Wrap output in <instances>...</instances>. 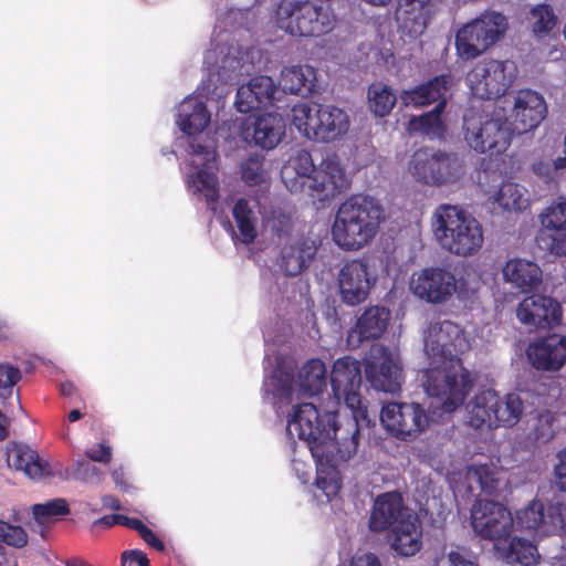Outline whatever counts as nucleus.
I'll use <instances>...</instances> for the list:
<instances>
[{
	"label": "nucleus",
	"instance_id": "obj_1",
	"mask_svg": "<svg viewBox=\"0 0 566 566\" xmlns=\"http://www.w3.org/2000/svg\"><path fill=\"white\" fill-rule=\"evenodd\" d=\"M423 343L428 358L423 388L443 412L451 413L464 402L473 385L458 357L469 349V340L458 324L443 321L429 324Z\"/></svg>",
	"mask_w": 566,
	"mask_h": 566
},
{
	"label": "nucleus",
	"instance_id": "obj_2",
	"mask_svg": "<svg viewBox=\"0 0 566 566\" xmlns=\"http://www.w3.org/2000/svg\"><path fill=\"white\" fill-rule=\"evenodd\" d=\"M347 421L336 424V413L319 411L313 403L294 405L287 416L286 436L305 442L313 458H322L334 452L342 444V436L349 437L345 429Z\"/></svg>",
	"mask_w": 566,
	"mask_h": 566
},
{
	"label": "nucleus",
	"instance_id": "obj_3",
	"mask_svg": "<svg viewBox=\"0 0 566 566\" xmlns=\"http://www.w3.org/2000/svg\"><path fill=\"white\" fill-rule=\"evenodd\" d=\"M384 219V209L376 200L352 197L339 206L335 214L332 239L344 251H358L375 239Z\"/></svg>",
	"mask_w": 566,
	"mask_h": 566
},
{
	"label": "nucleus",
	"instance_id": "obj_4",
	"mask_svg": "<svg viewBox=\"0 0 566 566\" xmlns=\"http://www.w3.org/2000/svg\"><path fill=\"white\" fill-rule=\"evenodd\" d=\"M431 230L439 247L455 256L478 254L484 243L481 223L458 206L440 205L431 216Z\"/></svg>",
	"mask_w": 566,
	"mask_h": 566
},
{
	"label": "nucleus",
	"instance_id": "obj_5",
	"mask_svg": "<svg viewBox=\"0 0 566 566\" xmlns=\"http://www.w3.org/2000/svg\"><path fill=\"white\" fill-rule=\"evenodd\" d=\"M265 361V369L268 370L273 361L269 348L266 349ZM274 361L276 366L272 375L265 378L264 389L277 400V403H290L298 398L301 392L316 395L326 386L327 369L321 359H308L298 370L297 382L295 384L290 368L285 366L284 361L279 357H274Z\"/></svg>",
	"mask_w": 566,
	"mask_h": 566
},
{
	"label": "nucleus",
	"instance_id": "obj_6",
	"mask_svg": "<svg viewBox=\"0 0 566 566\" xmlns=\"http://www.w3.org/2000/svg\"><path fill=\"white\" fill-rule=\"evenodd\" d=\"M337 23L329 6L311 0H283L275 11V24L292 36L322 38L332 33Z\"/></svg>",
	"mask_w": 566,
	"mask_h": 566
},
{
	"label": "nucleus",
	"instance_id": "obj_7",
	"mask_svg": "<svg viewBox=\"0 0 566 566\" xmlns=\"http://www.w3.org/2000/svg\"><path fill=\"white\" fill-rule=\"evenodd\" d=\"M451 84L452 78L450 75H441L412 91H405L401 94V101L407 106H424L439 102L432 112L419 117H412L409 120L408 129L410 132H421L431 138L442 137L444 126L441 120V113Z\"/></svg>",
	"mask_w": 566,
	"mask_h": 566
},
{
	"label": "nucleus",
	"instance_id": "obj_8",
	"mask_svg": "<svg viewBox=\"0 0 566 566\" xmlns=\"http://www.w3.org/2000/svg\"><path fill=\"white\" fill-rule=\"evenodd\" d=\"M509 23L506 18L495 11H488L464 24L457 33L455 49L463 60H473L500 41Z\"/></svg>",
	"mask_w": 566,
	"mask_h": 566
},
{
	"label": "nucleus",
	"instance_id": "obj_9",
	"mask_svg": "<svg viewBox=\"0 0 566 566\" xmlns=\"http://www.w3.org/2000/svg\"><path fill=\"white\" fill-rule=\"evenodd\" d=\"M331 382L334 397L337 401H344L352 411L347 427L355 422L359 432L363 424L368 426L370 422L360 395L361 368L359 361L349 356L335 360L331 373Z\"/></svg>",
	"mask_w": 566,
	"mask_h": 566
},
{
	"label": "nucleus",
	"instance_id": "obj_10",
	"mask_svg": "<svg viewBox=\"0 0 566 566\" xmlns=\"http://www.w3.org/2000/svg\"><path fill=\"white\" fill-rule=\"evenodd\" d=\"M464 139L478 153L501 154L512 142L513 129L503 116L471 112L464 116Z\"/></svg>",
	"mask_w": 566,
	"mask_h": 566
},
{
	"label": "nucleus",
	"instance_id": "obj_11",
	"mask_svg": "<svg viewBox=\"0 0 566 566\" xmlns=\"http://www.w3.org/2000/svg\"><path fill=\"white\" fill-rule=\"evenodd\" d=\"M516 76L517 67L513 61L484 59L468 73L467 82L474 96L494 99L509 91Z\"/></svg>",
	"mask_w": 566,
	"mask_h": 566
},
{
	"label": "nucleus",
	"instance_id": "obj_12",
	"mask_svg": "<svg viewBox=\"0 0 566 566\" xmlns=\"http://www.w3.org/2000/svg\"><path fill=\"white\" fill-rule=\"evenodd\" d=\"M514 524L518 530L533 533L538 538L566 537V504L552 503L545 506L542 501L534 499L516 511Z\"/></svg>",
	"mask_w": 566,
	"mask_h": 566
},
{
	"label": "nucleus",
	"instance_id": "obj_13",
	"mask_svg": "<svg viewBox=\"0 0 566 566\" xmlns=\"http://www.w3.org/2000/svg\"><path fill=\"white\" fill-rule=\"evenodd\" d=\"M349 437L342 436V444L334 452L322 458H314L316 462V489L329 501L335 497L342 486L339 465L347 462L356 453L359 433L357 424L352 422L345 429Z\"/></svg>",
	"mask_w": 566,
	"mask_h": 566
},
{
	"label": "nucleus",
	"instance_id": "obj_14",
	"mask_svg": "<svg viewBox=\"0 0 566 566\" xmlns=\"http://www.w3.org/2000/svg\"><path fill=\"white\" fill-rule=\"evenodd\" d=\"M473 531L482 538L494 543L495 549L507 543L514 531V516L503 504L479 500L471 510Z\"/></svg>",
	"mask_w": 566,
	"mask_h": 566
},
{
	"label": "nucleus",
	"instance_id": "obj_15",
	"mask_svg": "<svg viewBox=\"0 0 566 566\" xmlns=\"http://www.w3.org/2000/svg\"><path fill=\"white\" fill-rule=\"evenodd\" d=\"M253 55V51H243L242 48L234 45H219L209 50L205 56V63L209 70V84L203 87V91L209 94L210 86L216 85L217 82L226 83L250 72Z\"/></svg>",
	"mask_w": 566,
	"mask_h": 566
},
{
	"label": "nucleus",
	"instance_id": "obj_16",
	"mask_svg": "<svg viewBox=\"0 0 566 566\" xmlns=\"http://www.w3.org/2000/svg\"><path fill=\"white\" fill-rule=\"evenodd\" d=\"M378 281L376 265L367 259L345 262L337 273L342 301L350 306L365 302Z\"/></svg>",
	"mask_w": 566,
	"mask_h": 566
},
{
	"label": "nucleus",
	"instance_id": "obj_17",
	"mask_svg": "<svg viewBox=\"0 0 566 566\" xmlns=\"http://www.w3.org/2000/svg\"><path fill=\"white\" fill-rule=\"evenodd\" d=\"M409 290L423 302L444 304L457 293L458 281L446 268L428 266L411 274Z\"/></svg>",
	"mask_w": 566,
	"mask_h": 566
},
{
	"label": "nucleus",
	"instance_id": "obj_18",
	"mask_svg": "<svg viewBox=\"0 0 566 566\" xmlns=\"http://www.w3.org/2000/svg\"><path fill=\"white\" fill-rule=\"evenodd\" d=\"M380 421L385 429L401 440H413L430 424L426 410L416 402H391L382 407Z\"/></svg>",
	"mask_w": 566,
	"mask_h": 566
},
{
	"label": "nucleus",
	"instance_id": "obj_19",
	"mask_svg": "<svg viewBox=\"0 0 566 566\" xmlns=\"http://www.w3.org/2000/svg\"><path fill=\"white\" fill-rule=\"evenodd\" d=\"M365 374L375 389L385 392L398 391L403 381L399 352L385 346L375 347L366 359Z\"/></svg>",
	"mask_w": 566,
	"mask_h": 566
},
{
	"label": "nucleus",
	"instance_id": "obj_20",
	"mask_svg": "<svg viewBox=\"0 0 566 566\" xmlns=\"http://www.w3.org/2000/svg\"><path fill=\"white\" fill-rule=\"evenodd\" d=\"M190 170L186 174L188 189L195 195H202L209 205H214L218 199L216 150L195 144L190 145Z\"/></svg>",
	"mask_w": 566,
	"mask_h": 566
},
{
	"label": "nucleus",
	"instance_id": "obj_21",
	"mask_svg": "<svg viewBox=\"0 0 566 566\" xmlns=\"http://www.w3.org/2000/svg\"><path fill=\"white\" fill-rule=\"evenodd\" d=\"M310 178V184L304 196L313 201H326L349 187V177L335 156H328L317 165L314 174Z\"/></svg>",
	"mask_w": 566,
	"mask_h": 566
},
{
	"label": "nucleus",
	"instance_id": "obj_22",
	"mask_svg": "<svg viewBox=\"0 0 566 566\" xmlns=\"http://www.w3.org/2000/svg\"><path fill=\"white\" fill-rule=\"evenodd\" d=\"M516 317L530 331L553 328L562 323L563 310L557 300L547 295L533 294L518 303Z\"/></svg>",
	"mask_w": 566,
	"mask_h": 566
},
{
	"label": "nucleus",
	"instance_id": "obj_23",
	"mask_svg": "<svg viewBox=\"0 0 566 566\" xmlns=\"http://www.w3.org/2000/svg\"><path fill=\"white\" fill-rule=\"evenodd\" d=\"M442 6L443 0H400L396 10L399 32L411 40L418 39L441 11Z\"/></svg>",
	"mask_w": 566,
	"mask_h": 566
},
{
	"label": "nucleus",
	"instance_id": "obj_24",
	"mask_svg": "<svg viewBox=\"0 0 566 566\" xmlns=\"http://www.w3.org/2000/svg\"><path fill=\"white\" fill-rule=\"evenodd\" d=\"M526 354L534 368L557 371L566 364V335L539 337L528 345Z\"/></svg>",
	"mask_w": 566,
	"mask_h": 566
},
{
	"label": "nucleus",
	"instance_id": "obj_25",
	"mask_svg": "<svg viewBox=\"0 0 566 566\" xmlns=\"http://www.w3.org/2000/svg\"><path fill=\"white\" fill-rule=\"evenodd\" d=\"M547 113L546 103L541 94L531 90H522L514 96L511 113L514 130L518 134L537 127Z\"/></svg>",
	"mask_w": 566,
	"mask_h": 566
},
{
	"label": "nucleus",
	"instance_id": "obj_26",
	"mask_svg": "<svg viewBox=\"0 0 566 566\" xmlns=\"http://www.w3.org/2000/svg\"><path fill=\"white\" fill-rule=\"evenodd\" d=\"M390 312L382 306L366 308L347 335V347L356 349L364 342L379 338L387 329Z\"/></svg>",
	"mask_w": 566,
	"mask_h": 566
},
{
	"label": "nucleus",
	"instance_id": "obj_27",
	"mask_svg": "<svg viewBox=\"0 0 566 566\" xmlns=\"http://www.w3.org/2000/svg\"><path fill=\"white\" fill-rule=\"evenodd\" d=\"M243 138L263 149H273L285 135V122L277 113H266L247 123Z\"/></svg>",
	"mask_w": 566,
	"mask_h": 566
},
{
	"label": "nucleus",
	"instance_id": "obj_28",
	"mask_svg": "<svg viewBox=\"0 0 566 566\" xmlns=\"http://www.w3.org/2000/svg\"><path fill=\"white\" fill-rule=\"evenodd\" d=\"M412 512L403 505L402 497L398 492H387L377 496L374 502L369 517V528L373 532L381 533L392 530L400 520Z\"/></svg>",
	"mask_w": 566,
	"mask_h": 566
},
{
	"label": "nucleus",
	"instance_id": "obj_29",
	"mask_svg": "<svg viewBox=\"0 0 566 566\" xmlns=\"http://www.w3.org/2000/svg\"><path fill=\"white\" fill-rule=\"evenodd\" d=\"M423 545L422 523L417 514L406 515L390 532L389 546L401 557H412Z\"/></svg>",
	"mask_w": 566,
	"mask_h": 566
},
{
	"label": "nucleus",
	"instance_id": "obj_30",
	"mask_svg": "<svg viewBox=\"0 0 566 566\" xmlns=\"http://www.w3.org/2000/svg\"><path fill=\"white\" fill-rule=\"evenodd\" d=\"M501 273L503 281L521 293L536 290L543 281L541 266L525 258L509 259L502 266Z\"/></svg>",
	"mask_w": 566,
	"mask_h": 566
},
{
	"label": "nucleus",
	"instance_id": "obj_31",
	"mask_svg": "<svg viewBox=\"0 0 566 566\" xmlns=\"http://www.w3.org/2000/svg\"><path fill=\"white\" fill-rule=\"evenodd\" d=\"M276 86L270 76L258 75L241 85L237 92L235 106L240 113L266 107L274 101Z\"/></svg>",
	"mask_w": 566,
	"mask_h": 566
},
{
	"label": "nucleus",
	"instance_id": "obj_32",
	"mask_svg": "<svg viewBox=\"0 0 566 566\" xmlns=\"http://www.w3.org/2000/svg\"><path fill=\"white\" fill-rule=\"evenodd\" d=\"M7 463L9 468L22 471L31 480H42L54 476V468L42 460L30 447L14 444L7 450Z\"/></svg>",
	"mask_w": 566,
	"mask_h": 566
},
{
	"label": "nucleus",
	"instance_id": "obj_33",
	"mask_svg": "<svg viewBox=\"0 0 566 566\" xmlns=\"http://www.w3.org/2000/svg\"><path fill=\"white\" fill-rule=\"evenodd\" d=\"M317 252V243L312 238H294L284 245L281 253V268L287 275H297L308 268Z\"/></svg>",
	"mask_w": 566,
	"mask_h": 566
},
{
	"label": "nucleus",
	"instance_id": "obj_34",
	"mask_svg": "<svg viewBox=\"0 0 566 566\" xmlns=\"http://www.w3.org/2000/svg\"><path fill=\"white\" fill-rule=\"evenodd\" d=\"M312 156L306 150H297L282 168V179L292 193H305L310 178L316 169Z\"/></svg>",
	"mask_w": 566,
	"mask_h": 566
},
{
	"label": "nucleus",
	"instance_id": "obj_35",
	"mask_svg": "<svg viewBox=\"0 0 566 566\" xmlns=\"http://www.w3.org/2000/svg\"><path fill=\"white\" fill-rule=\"evenodd\" d=\"M497 394L484 390L476 394L467 405V422L479 430H490L496 427L495 407Z\"/></svg>",
	"mask_w": 566,
	"mask_h": 566
},
{
	"label": "nucleus",
	"instance_id": "obj_36",
	"mask_svg": "<svg viewBox=\"0 0 566 566\" xmlns=\"http://www.w3.org/2000/svg\"><path fill=\"white\" fill-rule=\"evenodd\" d=\"M489 200L506 212L520 213L531 206L528 189L515 181H505L489 193Z\"/></svg>",
	"mask_w": 566,
	"mask_h": 566
},
{
	"label": "nucleus",
	"instance_id": "obj_37",
	"mask_svg": "<svg viewBox=\"0 0 566 566\" xmlns=\"http://www.w3.org/2000/svg\"><path fill=\"white\" fill-rule=\"evenodd\" d=\"M349 129V117L342 108L322 104L316 142H333L344 136Z\"/></svg>",
	"mask_w": 566,
	"mask_h": 566
},
{
	"label": "nucleus",
	"instance_id": "obj_38",
	"mask_svg": "<svg viewBox=\"0 0 566 566\" xmlns=\"http://www.w3.org/2000/svg\"><path fill=\"white\" fill-rule=\"evenodd\" d=\"M210 122L205 102L198 96L186 97L178 109L177 125L187 135L201 133Z\"/></svg>",
	"mask_w": 566,
	"mask_h": 566
},
{
	"label": "nucleus",
	"instance_id": "obj_39",
	"mask_svg": "<svg viewBox=\"0 0 566 566\" xmlns=\"http://www.w3.org/2000/svg\"><path fill=\"white\" fill-rule=\"evenodd\" d=\"M315 80L314 67L307 64H295L282 69L279 84L285 93L304 94L312 91Z\"/></svg>",
	"mask_w": 566,
	"mask_h": 566
},
{
	"label": "nucleus",
	"instance_id": "obj_40",
	"mask_svg": "<svg viewBox=\"0 0 566 566\" xmlns=\"http://www.w3.org/2000/svg\"><path fill=\"white\" fill-rule=\"evenodd\" d=\"M255 200L240 199L233 207V218L238 229V239L245 244L253 242L258 235V217Z\"/></svg>",
	"mask_w": 566,
	"mask_h": 566
},
{
	"label": "nucleus",
	"instance_id": "obj_41",
	"mask_svg": "<svg viewBox=\"0 0 566 566\" xmlns=\"http://www.w3.org/2000/svg\"><path fill=\"white\" fill-rule=\"evenodd\" d=\"M500 555L511 564L520 566L536 565L539 559L537 547L530 541L514 536L507 543L501 545V549H496Z\"/></svg>",
	"mask_w": 566,
	"mask_h": 566
},
{
	"label": "nucleus",
	"instance_id": "obj_42",
	"mask_svg": "<svg viewBox=\"0 0 566 566\" xmlns=\"http://www.w3.org/2000/svg\"><path fill=\"white\" fill-rule=\"evenodd\" d=\"M322 104L302 102L292 108V123L307 139L315 140Z\"/></svg>",
	"mask_w": 566,
	"mask_h": 566
},
{
	"label": "nucleus",
	"instance_id": "obj_43",
	"mask_svg": "<svg viewBox=\"0 0 566 566\" xmlns=\"http://www.w3.org/2000/svg\"><path fill=\"white\" fill-rule=\"evenodd\" d=\"M499 475L500 470L493 463H473L468 468L465 478L471 492L480 489L491 494L497 488Z\"/></svg>",
	"mask_w": 566,
	"mask_h": 566
},
{
	"label": "nucleus",
	"instance_id": "obj_44",
	"mask_svg": "<svg viewBox=\"0 0 566 566\" xmlns=\"http://www.w3.org/2000/svg\"><path fill=\"white\" fill-rule=\"evenodd\" d=\"M437 166L438 153L420 149L412 155L408 170L418 181L427 185H439V179L436 176Z\"/></svg>",
	"mask_w": 566,
	"mask_h": 566
},
{
	"label": "nucleus",
	"instance_id": "obj_45",
	"mask_svg": "<svg viewBox=\"0 0 566 566\" xmlns=\"http://www.w3.org/2000/svg\"><path fill=\"white\" fill-rule=\"evenodd\" d=\"M532 33L538 40L548 38L557 27V15L548 4L533 7L527 15Z\"/></svg>",
	"mask_w": 566,
	"mask_h": 566
},
{
	"label": "nucleus",
	"instance_id": "obj_46",
	"mask_svg": "<svg viewBox=\"0 0 566 566\" xmlns=\"http://www.w3.org/2000/svg\"><path fill=\"white\" fill-rule=\"evenodd\" d=\"M495 410L496 427L500 424L512 427L516 424L523 413V402L518 395L507 394L503 398L497 395Z\"/></svg>",
	"mask_w": 566,
	"mask_h": 566
},
{
	"label": "nucleus",
	"instance_id": "obj_47",
	"mask_svg": "<svg viewBox=\"0 0 566 566\" xmlns=\"http://www.w3.org/2000/svg\"><path fill=\"white\" fill-rule=\"evenodd\" d=\"M397 102L391 87L382 83H374L368 90V104L370 111L379 117L388 115Z\"/></svg>",
	"mask_w": 566,
	"mask_h": 566
},
{
	"label": "nucleus",
	"instance_id": "obj_48",
	"mask_svg": "<svg viewBox=\"0 0 566 566\" xmlns=\"http://www.w3.org/2000/svg\"><path fill=\"white\" fill-rule=\"evenodd\" d=\"M543 234H547L549 240L566 231V200L557 201L551 205L541 214Z\"/></svg>",
	"mask_w": 566,
	"mask_h": 566
},
{
	"label": "nucleus",
	"instance_id": "obj_49",
	"mask_svg": "<svg viewBox=\"0 0 566 566\" xmlns=\"http://www.w3.org/2000/svg\"><path fill=\"white\" fill-rule=\"evenodd\" d=\"M54 476H57L61 480H78L83 482L101 480V474L97 468L82 460H77L72 468L63 469L61 465H56L54 467Z\"/></svg>",
	"mask_w": 566,
	"mask_h": 566
},
{
	"label": "nucleus",
	"instance_id": "obj_50",
	"mask_svg": "<svg viewBox=\"0 0 566 566\" xmlns=\"http://www.w3.org/2000/svg\"><path fill=\"white\" fill-rule=\"evenodd\" d=\"M32 513L35 522L40 525H46L55 522L60 516L69 513V507L63 499H54L42 504L32 506Z\"/></svg>",
	"mask_w": 566,
	"mask_h": 566
},
{
	"label": "nucleus",
	"instance_id": "obj_51",
	"mask_svg": "<svg viewBox=\"0 0 566 566\" xmlns=\"http://www.w3.org/2000/svg\"><path fill=\"white\" fill-rule=\"evenodd\" d=\"M556 416L551 411L538 413L531 422L530 434L536 442H547L551 440L557 429Z\"/></svg>",
	"mask_w": 566,
	"mask_h": 566
},
{
	"label": "nucleus",
	"instance_id": "obj_52",
	"mask_svg": "<svg viewBox=\"0 0 566 566\" xmlns=\"http://www.w3.org/2000/svg\"><path fill=\"white\" fill-rule=\"evenodd\" d=\"M462 174L463 166L458 157L438 153L436 176L439 179V185L455 181Z\"/></svg>",
	"mask_w": 566,
	"mask_h": 566
},
{
	"label": "nucleus",
	"instance_id": "obj_53",
	"mask_svg": "<svg viewBox=\"0 0 566 566\" xmlns=\"http://www.w3.org/2000/svg\"><path fill=\"white\" fill-rule=\"evenodd\" d=\"M564 170L555 156L543 155L534 158L531 164V171L545 182H555Z\"/></svg>",
	"mask_w": 566,
	"mask_h": 566
},
{
	"label": "nucleus",
	"instance_id": "obj_54",
	"mask_svg": "<svg viewBox=\"0 0 566 566\" xmlns=\"http://www.w3.org/2000/svg\"><path fill=\"white\" fill-rule=\"evenodd\" d=\"M21 370L10 363H0V399L12 396L15 385L21 379Z\"/></svg>",
	"mask_w": 566,
	"mask_h": 566
},
{
	"label": "nucleus",
	"instance_id": "obj_55",
	"mask_svg": "<svg viewBox=\"0 0 566 566\" xmlns=\"http://www.w3.org/2000/svg\"><path fill=\"white\" fill-rule=\"evenodd\" d=\"M243 180L250 185H261L265 182L268 174L263 167V160L259 157H250L241 165Z\"/></svg>",
	"mask_w": 566,
	"mask_h": 566
},
{
	"label": "nucleus",
	"instance_id": "obj_56",
	"mask_svg": "<svg viewBox=\"0 0 566 566\" xmlns=\"http://www.w3.org/2000/svg\"><path fill=\"white\" fill-rule=\"evenodd\" d=\"M0 541L9 546L21 548L28 543V534L21 526L0 520ZM2 551L3 547L0 545V553Z\"/></svg>",
	"mask_w": 566,
	"mask_h": 566
},
{
	"label": "nucleus",
	"instance_id": "obj_57",
	"mask_svg": "<svg viewBox=\"0 0 566 566\" xmlns=\"http://www.w3.org/2000/svg\"><path fill=\"white\" fill-rule=\"evenodd\" d=\"M433 566H478V564L465 553L451 549L437 556Z\"/></svg>",
	"mask_w": 566,
	"mask_h": 566
},
{
	"label": "nucleus",
	"instance_id": "obj_58",
	"mask_svg": "<svg viewBox=\"0 0 566 566\" xmlns=\"http://www.w3.org/2000/svg\"><path fill=\"white\" fill-rule=\"evenodd\" d=\"M263 226L277 235H282L290 229V217L281 211L272 210L263 214Z\"/></svg>",
	"mask_w": 566,
	"mask_h": 566
},
{
	"label": "nucleus",
	"instance_id": "obj_59",
	"mask_svg": "<svg viewBox=\"0 0 566 566\" xmlns=\"http://www.w3.org/2000/svg\"><path fill=\"white\" fill-rule=\"evenodd\" d=\"M122 566H149V560L144 552L133 549L123 553Z\"/></svg>",
	"mask_w": 566,
	"mask_h": 566
},
{
	"label": "nucleus",
	"instance_id": "obj_60",
	"mask_svg": "<svg viewBox=\"0 0 566 566\" xmlns=\"http://www.w3.org/2000/svg\"><path fill=\"white\" fill-rule=\"evenodd\" d=\"M86 455L92 461L107 463L112 458V448L108 444L99 443L96 447L87 449Z\"/></svg>",
	"mask_w": 566,
	"mask_h": 566
},
{
	"label": "nucleus",
	"instance_id": "obj_61",
	"mask_svg": "<svg viewBox=\"0 0 566 566\" xmlns=\"http://www.w3.org/2000/svg\"><path fill=\"white\" fill-rule=\"evenodd\" d=\"M558 463L555 465V483L559 490L566 492V448L558 455Z\"/></svg>",
	"mask_w": 566,
	"mask_h": 566
},
{
	"label": "nucleus",
	"instance_id": "obj_62",
	"mask_svg": "<svg viewBox=\"0 0 566 566\" xmlns=\"http://www.w3.org/2000/svg\"><path fill=\"white\" fill-rule=\"evenodd\" d=\"M350 566H382V562L376 554L365 553L353 557Z\"/></svg>",
	"mask_w": 566,
	"mask_h": 566
},
{
	"label": "nucleus",
	"instance_id": "obj_63",
	"mask_svg": "<svg viewBox=\"0 0 566 566\" xmlns=\"http://www.w3.org/2000/svg\"><path fill=\"white\" fill-rule=\"evenodd\" d=\"M548 250L558 256H566V230L551 240Z\"/></svg>",
	"mask_w": 566,
	"mask_h": 566
},
{
	"label": "nucleus",
	"instance_id": "obj_64",
	"mask_svg": "<svg viewBox=\"0 0 566 566\" xmlns=\"http://www.w3.org/2000/svg\"><path fill=\"white\" fill-rule=\"evenodd\" d=\"M142 538L151 547H154L157 551L164 549L163 542L155 535V533L148 528L147 526L139 533Z\"/></svg>",
	"mask_w": 566,
	"mask_h": 566
}]
</instances>
